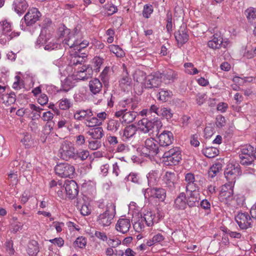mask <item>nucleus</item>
I'll list each match as a JSON object with an SVG mask.
<instances>
[{"mask_svg":"<svg viewBox=\"0 0 256 256\" xmlns=\"http://www.w3.org/2000/svg\"><path fill=\"white\" fill-rule=\"evenodd\" d=\"M99 214L96 218V222L102 227L110 226L112 222L116 216V206L112 203L104 204L103 202H99L96 210Z\"/></svg>","mask_w":256,"mask_h":256,"instance_id":"f257e3e1","label":"nucleus"},{"mask_svg":"<svg viewBox=\"0 0 256 256\" xmlns=\"http://www.w3.org/2000/svg\"><path fill=\"white\" fill-rule=\"evenodd\" d=\"M162 126V124L160 119L148 120L144 118L138 122V128L144 133H148L150 130L159 133Z\"/></svg>","mask_w":256,"mask_h":256,"instance_id":"f03ea898","label":"nucleus"},{"mask_svg":"<svg viewBox=\"0 0 256 256\" xmlns=\"http://www.w3.org/2000/svg\"><path fill=\"white\" fill-rule=\"evenodd\" d=\"M58 152L60 158L65 160H68L76 156L74 144L70 141H64L61 144Z\"/></svg>","mask_w":256,"mask_h":256,"instance_id":"7ed1b4c3","label":"nucleus"},{"mask_svg":"<svg viewBox=\"0 0 256 256\" xmlns=\"http://www.w3.org/2000/svg\"><path fill=\"white\" fill-rule=\"evenodd\" d=\"M241 154L239 156L240 162L242 165H250L254 160V148L250 144L242 146L240 148Z\"/></svg>","mask_w":256,"mask_h":256,"instance_id":"20e7f679","label":"nucleus"},{"mask_svg":"<svg viewBox=\"0 0 256 256\" xmlns=\"http://www.w3.org/2000/svg\"><path fill=\"white\" fill-rule=\"evenodd\" d=\"M162 148L158 146L157 142L153 138H147L144 142L143 152L146 156H154L162 154Z\"/></svg>","mask_w":256,"mask_h":256,"instance_id":"39448f33","label":"nucleus"},{"mask_svg":"<svg viewBox=\"0 0 256 256\" xmlns=\"http://www.w3.org/2000/svg\"><path fill=\"white\" fill-rule=\"evenodd\" d=\"M162 158H166L168 164H178L182 160V150L180 147L176 146L162 154Z\"/></svg>","mask_w":256,"mask_h":256,"instance_id":"423d86ee","label":"nucleus"},{"mask_svg":"<svg viewBox=\"0 0 256 256\" xmlns=\"http://www.w3.org/2000/svg\"><path fill=\"white\" fill-rule=\"evenodd\" d=\"M56 174L62 178H72L75 173V168L68 163H60L55 166Z\"/></svg>","mask_w":256,"mask_h":256,"instance_id":"0eeeda50","label":"nucleus"},{"mask_svg":"<svg viewBox=\"0 0 256 256\" xmlns=\"http://www.w3.org/2000/svg\"><path fill=\"white\" fill-rule=\"evenodd\" d=\"M145 198H156L160 202H164L166 198V190L162 188H148L144 191Z\"/></svg>","mask_w":256,"mask_h":256,"instance_id":"6e6552de","label":"nucleus"},{"mask_svg":"<svg viewBox=\"0 0 256 256\" xmlns=\"http://www.w3.org/2000/svg\"><path fill=\"white\" fill-rule=\"evenodd\" d=\"M235 220L241 230L252 227V220L247 212H239L235 216Z\"/></svg>","mask_w":256,"mask_h":256,"instance_id":"1a4fd4ad","label":"nucleus"},{"mask_svg":"<svg viewBox=\"0 0 256 256\" xmlns=\"http://www.w3.org/2000/svg\"><path fill=\"white\" fill-rule=\"evenodd\" d=\"M114 116L119 118L122 123L130 124L134 122L136 117L137 113L134 110H120L114 112Z\"/></svg>","mask_w":256,"mask_h":256,"instance_id":"9d476101","label":"nucleus"},{"mask_svg":"<svg viewBox=\"0 0 256 256\" xmlns=\"http://www.w3.org/2000/svg\"><path fill=\"white\" fill-rule=\"evenodd\" d=\"M184 181L186 192L200 191V186L193 173L188 172L185 174Z\"/></svg>","mask_w":256,"mask_h":256,"instance_id":"9b49d317","label":"nucleus"},{"mask_svg":"<svg viewBox=\"0 0 256 256\" xmlns=\"http://www.w3.org/2000/svg\"><path fill=\"white\" fill-rule=\"evenodd\" d=\"M156 137L160 148L167 147L172 144L174 141L173 134L168 130H164L159 133L156 132Z\"/></svg>","mask_w":256,"mask_h":256,"instance_id":"f8f14e48","label":"nucleus"},{"mask_svg":"<svg viewBox=\"0 0 256 256\" xmlns=\"http://www.w3.org/2000/svg\"><path fill=\"white\" fill-rule=\"evenodd\" d=\"M162 76L160 72H155L146 76L144 82L145 88H158L162 84Z\"/></svg>","mask_w":256,"mask_h":256,"instance_id":"ddd939ff","label":"nucleus"},{"mask_svg":"<svg viewBox=\"0 0 256 256\" xmlns=\"http://www.w3.org/2000/svg\"><path fill=\"white\" fill-rule=\"evenodd\" d=\"M41 16V13L36 8H32L28 10L22 20H24L27 26H30L38 21Z\"/></svg>","mask_w":256,"mask_h":256,"instance_id":"4468645a","label":"nucleus"},{"mask_svg":"<svg viewBox=\"0 0 256 256\" xmlns=\"http://www.w3.org/2000/svg\"><path fill=\"white\" fill-rule=\"evenodd\" d=\"M240 168L238 166L233 164H228L224 171V176L228 181L227 184H234L236 179L240 174Z\"/></svg>","mask_w":256,"mask_h":256,"instance_id":"2eb2a0df","label":"nucleus"},{"mask_svg":"<svg viewBox=\"0 0 256 256\" xmlns=\"http://www.w3.org/2000/svg\"><path fill=\"white\" fill-rule=\"evenodd\" d=\"M2 34L6 36L5 41H10L12 38L19 36L20 33L12 31V23L7 20L2 21Z\"/></svg>","mask_w":256,"mask_h":256,"instance_id":"dca6fc26","label":"nucleus"},{"mask_svg":"<svg viewBox=\"0 0 256 256\" xmlns=\"http://www.w3.org/2000/svg\"><path fill=\"white\" fill-rule=\"evenodd\" d=\"M93 70L88 66L83 65L78 68L74 72V76L76 80H84L90 78L92 74Z\"/></svg>","mask_w":256,"mask_h":256,"instance_id":"f3484780","label":"nucleus"},{"mask_svg":"<svg viewBox=\"0 0 256 256\" xmlns=\"http://www.w3.org/2000/svg\"><path fill=\"white\" fill-rule=\"evenodd\" d=\"M234 184L226 183L222 186L220 194V198L227 202L230 201L233 198V188Z\"/></svg>","mask_w":256,"mask_h":256,"instance_id":"a211bd4d","label":"nucleus"},{"mask_svg":"<svg viewBox=\"0 0 256 256\" xmlns=\"http://www.w3.org/2000/svg\"><path fill=\"white\" fill-rule=\"evenodd\" d=\"M64 189L70 198L73 199L78 194V186L74 180H71L66 182Z\"/></svg>","mask_w":256,"mask_h":256,"instance_id":"6ab92c4d","label":"nucleus"},{"mask_svg":"<svg viewBox=\"0 0 256 256\" xmlns=\"http://www.w3.org/2000/svg\"><path fill=\"white\" fill-rule=\"evenodd\" d=\"M80 34H69L68 36L65 38L63 41V44L66 48H74L76 50V48L78 42V39L80 37Z\"/></svg>","mask_w":256,"mask_h":256,"instance_id":"aec40b11","label":"nucleus"},{"mask_svg":"<svg viewBox=\"0 0 256 256\" xmlns=\"http://www.w3.org/2000/svg\"><path fill=\"white\" fill-rule=\"evenodd\" d=\"M176 176L174 172L167 171L162 176V182L165 186L172 189L175 187Z\"/></svg>","mask_w":256,"mask_h":256,"instance_id":"412c9836","label":"nucleus"},{"mask_svg":"<svg viewBox=\"0 0 256 256\" xmlns=\"http://www.w3.org/2000/svg\"><path fill=\"white\" fill-rule=\"evenodd\" d=\"M131 226L130 220L126 218H120L116 224V229L117 231L122 233H127Z\"/></svg>","mask_w":256,"mask_h":256,"instance_id":"4be33fe9","label":"nucleus"},{"mask_svg":"<svg viewBox=\"0 0 256 256\" xmlns=\"http://www.w3.org/2000/svg\"><path fill=\"white\" fill-rule=\"evenodd\" d=\"M138 102L136 98H128L121 100L119 102V106L121 110H134L138 106Z\"/></svg>","mask_w":256,"mask_h":256,"instance_id":"5701e85b","label":"nucleus"},{"mask_svg":"<svg viewBox=\"0 0 256 256\" xmlns=\"http://www.w3.org/2000/svg\"><path fill=\"white\" fill-rule=\"evenodd\" d=\"M52 35L50 34L44 28L42 30L36 42V46L37 48H40L42 46L44 47L47 43H48V41H50Z\"/></svg>","mask_w":256,"mask_h":256,"instance_id":"b1692460","label":"nucleus"},{"mask_svg":"<svg viewBox=\"0 0 256 256\" xmlns=\"http://www.w3.org/2000/svg\"><path fill=\"white\" fill-rule=\"evenodd\" d=\"M12 9L18 15L22 14L28 7L26 0H14L12 4Z\"/></svg>","mask_w":256,"mask_h":256,"instance_id":"393cba45","label":"nucleus"},{"mask_svg":"<svg viewBox=\"0 0 256 256\" xmlns=\"http://www.w3.org/2000/svg\"><path fill=\"white\" fill-rule=\"evenodd\" d=\"M174 36L178 44H183L187 42L189 36L186 26H180V28L176 32Z\"/></svg>","mask_w":256,"mask_h":256,"instance_id":"a878e982","label":"nucleus"},{"mask_svg":"<svg viewBox=\"0 0 256 256\" xmlns=\"http://www.w3.org/2000/svg\"><path fill=\"white\" fill-rule=\"evenodd\" d=\"M186 193L188 194V196L186 197L188 206L190 208L198 206L200 200V191Z\"/></svg>","mask_w":256,"mask_h":256,"instance_id":"bb28decb","label":"nucleus"},{"mask_svg":"<svg viewBox=\"0 0 256 256\" xmlns=\"http://www.w3.org/2000/svg\"><path fill=\"white\" fill-rule=\"evenodd\" d=\"M136 132V127L133 124L126 126L124 130L120 132V134L124 141H128L132 138Z\"/></svg>","mask_w":256,"mask_h":256,"instance_id":"cd10ccee","label":"nucleus"},{"mask_svg":"<svg viewBox=\"0 0 256 256\" xmlns=\"http://www.w3.org/2000/svg\"><path fill=\"white\" fill-rule=\"evenodd\" d=\"M186 196L184 192H180L174 201V208L178 210H184L186 208Z\"/></svg>","mask_w":256,"mask_h":256,"instance_id":"c85d7f7f","label":"nucleus"},{"mask_svg":"<svg viewBox=\"0 0 256 256\" xmlns=\"http://www.w3.org/2000/svg\"><path fill=\"white\" fill-rule=\"evenodd\" d=\"M142 216V220H144L145 224L148 226H152L154 224L158 223L160 219V216H157L152 212H148Z\"/></svg>","mask_w":256,"mask_h":256,"instance_id":"c756f323","label":"nucleus"},{"mask_svg":"<svg viewBox=\"0 0 256 256\" xmlns=\"http://www.w3.org/2000/svg\"><path fill=\"white\" fill-rule=\"evenodd\" d=\"M86 134L93 140H100L104 136L103 128L100 126L94 127L88 130Z\"/></svg>","mask_w":256,"mask_h":256,"instance_id":"7c9ffc66","label":"nucleus"},{"mask_svg":"<svg viewBox=\"0 0 256 256\" xmlns=\"http://www.w3.org/2000/svg\"><path fill=\"white\" fill-rule=\"evenodd\" d=\"M86 56H80L78 52L76 51L74 54H71L70 58V65L76 66L78 64H83L86 60Z\"/></svg>","mask_w":256,"mask_h":256,"instance_id":"2f4dec72","label":"nucleus"},{"mask_svg":"<svg viewBox=\"0 0 256 256\" xmlns=\"http://www.w3.org/2000/svg\"><path fill=\"white\" fill-rule=\"evenodd\" d=\"M94 116V114L90 109L80 110H76L74 114V118L78 120H83L84 122L90 116Z\"/></svg>","mask_w":256,"mask_h":256,"instance_id":"473e14b6","label":"nucleus"},{"mask_svg":"<svg viewBox=\"0 0 256 256\" xmlns=\"http://www.w3.org/2000/svg\"><path fill=\"white\" fill-rule=\"evenodd\" d=\"M150 188L156 185L160 180V175L158 170H152L146 175Z\"/></svg>","mask_w":256,"mask_h":256,"instance_id":"72a5a7b5","label":"nucleus"},{"mask_svg":"<svg viewBox=\"0 0 256 256\" xmlns=\"http://www.w3.org/2000/svg\"><path fill=\"white\" fill-rule=\"evenodd\" d=\"M208 46L209 48L214 49H220L222 46V36L220 33H215L212 38L208 42Z\"/></svg>","mask_w":256,"mask_h":256,"instance_id":"f704fd0d","label":"nucleus"},{"mask_svg":"<svg viewBox=\"0 0 256 256\" xmlns=\"http://www.w3.org/2000/svg\"><path fill=\"white\" fill-rule=\"evenodd\" d=\"M160 74L166 84L173 82L177 78V74L171 69H168Z\"/></svg>","mask_w":256,"mask_h":256,"instance_id":"c9c22d12","label":"nucleus"},{"mask_svg":"<svg viewBox=\"0 0 256 256\" xmlns=\"http://www.w3.org/2000/svg\"><path fill=\"white\" fill-rule=\"evenodd\" d=\"M88 86L90 90L94 94H98L102 90V84L98 78L90 80Z\"/></svg>","mask_w":256,"mask_h":256,"instance_id":"e433bc0d","label":"nucleus"},{"mask_svg":"<svg viewBox=\"0 0 256 256\" xmlns=\"http://www.w3.org/2000/svg\"><path fill=\"white\" fill-rule=\"evenodd\" d=\"M132 83L131 78L129 77L127 70H126L122 75L119 80L120 86L124 90L128 88L130 86Z\"/></svg>","mask_w":256,"mask_h":256,"instance_id":"4c0bfd02","label":"nucleus"},{"mask_svg":"<svg viewBox=\"0 0 256 256\" xmlns=\"http://www.w3.org/2000/svg\"><path fill=\"white\" fill-rule=\"evenodd\" d=\"M172 95L173 94L172 91L164 88H161L160 90V92L157 94V98L160 101L166 102L170 99Z\"/></svg>","mask_w":256,"mask_h":256,"instance_id":"58836bf2","label":"nucleus"},{"mask_svg":"<svg viewBox=\"0 0 256 256\" xmlns=\"http://www.w3.org/2000/svg\"><path fill=\"white\" fill-rule=\"evenodd\" d=\"M39 252V247L38 242L34 240H32L28 244L27 252L31 256H36Z\"/></svg>","mask_w":256,"mask_h":256,"instance_id":"ea45409f","label":"nucleus"},{"mask_svg":"<svg viewBox=\"0 0 256 256\" xmlns=\"http://www.w3.org/2000/svg\"><path fill=\"white\" fill-rule=\"evenodd\" d=\"M16 94L14 92L4 93L2 94L1 102L6 105H10L16 102Z\"/></svg>","mask_w":256,"mask_h":256,"instance_id":"a19ab883","label":"nucleus"},{"mask_svg":"<svg viewBox=\"0 0 256 256\" xmlns=\"http://www.w3.org/2000/svg\"><path fill=\"white\" fill-rule=\"evenodd\" d=\"M246 16L248 22L252 24L256 20V8L250 7L244 11Z\"/></svg>","mask_w":256,"mask_h":256,"instance_id":"79ce46f5","label":"nucleus"},{"mask_svg":"<svg viewBox=\"0 0 256 256\" xmlns=\"http://www.w3.org/2000/svg\"><path fill=\"white\" fill-rule=\"evenodd\" d=\"M164 240V236L161 234L158 233L153 236L151 238L146 240V244L151 246L157 244H160Z\"/></svg>","mask_w":256,"mask_h":256,"instance_id":"37998d69","label":"nucleus"},{"mask_svg":"<svg viewBox=\"0 0 256 256\" xmlns=\"http://www.w3.org/2000/svg\"><path fill=\"white\" fill-rule=\"evenodd\" d=\"M218 150L213 146L206 147L202 150V153L208 158H213L218 155Z\"/></svg>","mask_w":256,"mask_h":256,"instance_id":"c03bdc74","label":"nucleus"},{"mask_svg":"<svg viewBox=\"0 0 256 256\" xmlns=\"http://www.w3.org/2000/svg\"><path fill=\"white\" fill-rule=\"evenodd\" d=\"M146 73L140 70H137L134 74V79L137 82L140 83L142 86H144V82L146 81Z\"/></svg>","mask_w":256,"mask_h":256,"instance_id":"a18cd8bd","label":"nucleus"},{"mask_svg":"<svg viewBox=\"0 0 256 256\" xmlns=\"http://www.w3.org/2000/svg\"><path fill=\"white\" fill-rule=\"evenodd\" d=\"M121 123L120 120L111 119L107 123L106 128L108 131L116 132L119 129Z\"/></svg>","mask_w":256,"mask_h":256,"instance_id":"49530a36","label":"nucleus"},{"mask_svg":"<svg viewBox=\"0 0 256 256\" xmlns=\"http://www.w3.org/2000/svg\"><path fill=\"white\" fill-rule=\"evenodd\" d=\"M28 108L30 110H31L32 117L34 119H38L40 118V114L41 112L44 110L43 108L32 104H30L28 105Z\"/></svg>","mask_w":256,"mask_h":256,"instance_id":"de8ad7c7","label":"nucleus"},{"mask_svg":"<svg viewBox=\"0 0 256 256\" xmlns=\"http://www.w3.org/2000/svg\"><path fill=\"white\" fill-rule=\"evenodd\" d=\"M10 223V230L13 233H16L22 229L23 224L18 221L16 218H13Z\"/></svg>","mask_w":256,"mask_h":256,"instance_id":"09e8293b","label":"nucleus"},{"mask_svg":"<svg viewBox=\"0 0 256 256\" xmlns=\"http://www.w3.org/2000/svg\"><path fill=\"white\" fill-rule=\"evenodd\" d=\"M110 50L118 58L124 56V52L118 45L111 44L108 46Z\"/></svg>","mask_w":256,"mask_h":256,"instance_id":"8fccbe9b","label":"nucleus"},{"mask_svg":"<svg viewBox=\"0 0 256 256\" xmlns=\"http://www.w3.org/2000/svg\"><path fill=\"white\" fill-rule=\"evenodd\" d=\"M59 108L62 110H67L69 109L72 105L70 100L64 98L60 100L58 102Z\"/></svg>","mask_w":256,"mask_h":256,"instance_id":"3c124183","label":"nucleus"},{"mask_svg":"<svg viewBox=\"0 0 256 256\" xmlns=\"http://www.w3.org/2000/svg\"><path fill=\"white\" fill-rule=\"evenodd\" d=\"M172 116L173 113L171 110L164 107L162 108L158 114V116H162L168 120H170L172 117Z\"/></svg>","mask_w":256,"mask_h":256,"instance_id":"603ef678","label":"nucleus"},{"mask_svg":"<svg viewBox=\"0 0 256 256\" xmlns=\"http://www.w3.org/2000/svg\"><path fill=\"white\" fill-rule=\"evenodd\" d=\"M74 86V84L70 78H66L62 82L60 91L68 92Z\"/></svg>","mask_w":256,"mask_h":256,"instance_id":"864d4df0","label":"nucleus"},{"mask_svg":"<svg viewBox=\"0 0 256 256\" xmlns=\"http://www.w3.org/2000/svg\"><path fill=\"white\" fill-rule=\"evenodd\" d=\"M110 68L109 66H106L102 72L100 74V78L101 80L103 82L104 84L106 86L107 85L108 83L109 78H110Z\"/></svg>","mask_w":256,"mask_h":256,"instance_id":"5fc2aeb1","label":"nucleus"},{"mask_svg":"<svg viewBox=\"0 0 256 256\" xmlns=\"http://www.w3.org/2000/svg\"><path fill=\"white\" fill-rule=\"evenodd\" d=\"M84 124L86 126L92 128L100 126L98 123V120L94 116L88 117L86 122H84Z\"/></svg>","mask_w":256,"mask_h":256,"instance_id":"6e6d98bb","label":"nucleus"},{"mask_svg":"<svg viewBox=\"0 0 256 256\" xmlns=\"http://www.w3.org/2000/svg\"><path fill=\"white\" fill-rule=\"evenodd\" d=\"M87 244V240L85 237L79 236L74 242V248H85Z\"/></svg>","mask_w":256,"mask_h":256,"instance_id":"4d7b16f0","label":"nucleus"},{"mask_svg":"<svg viewBox=\"0 0 256 256\" xmlns=\"http://www.w3.org/2000/svg\"><path fill=\"white\" fill-rule=\"evenodd\" d=\"M104 62V59L100 56H95L92 59L94 70L96 72L100 71V68Z\"/></svg>","mask_w":256,"mask_h":256,"instance_id":"13d9d810","label":"nucleus"},{"mask_svg":"<svg viewBox=\"0 0 256 256\" xmlns=\"http://www.w3.org/2000/svg\"><path fill=\"white\" fill-rule=\"evenodd\" d=\"M185 72L189 74L194 75L198 74V71L196 68L194 67L192 62H186L184 64Z\"/></svg>","mask_w":256,"mask_h":256,"instance_id":"bf43d9fd","label":"nucleus"},{"mask_svg":"<svg viewBox=\"0 0 256 256\" xmlns=\"http://www.w3.org/2000/svg\"><path fill=\"white\" fill-rule=\"evenodd\" d=\"M60 44L56 42L54 40H50L44 46V49L46 50H52L60 48Z\"/></svg>","mask_w":256,"mask_h":256,"instance_id":"052dcab7","label":"nucleus"},{"mask_svg":"<svg viewBox=\"0 0 256 256\" xmlns=\"http://www.w3.org/2000/svg\"><path fill=\"white\" fill-rule=\"evenodd\" d=\"M76 156L74 159L80 158L82 160H86L90 155L89 152L86 150L79 149L76 152Z\"/></svg>","mask_w":256,"mask_h":256,"instance_id":"680f3d73","label":"nucleus"},{"mask_svg":"<svg viewBox=\"0 0 256 256\" xmlns=\"http://www.w3.org/2000/svg\"><path fill=\"white\" fill-rule=\"evenodd\" d=\"M144 220H142V216L140 215V217H138V220L133 224L134 228L136 232H140L144 229Z\"/></svg>","mask_w":256,"mask_h":256,"instance_id":"e2e57ef3","label":"nucleus"},{"mask_svg":"<svg viewBox=\"0 0 256 256\" xmlns=\"http://www.w3.org/2000/svg\"><path fill=\"white\" fill-rule=\"evenodd\" d=\"M125 180L128 182H131L136 184H140L141 182L140 178L138 174L136 173H130Z\"/></svg>","mask_w":256,"mask_h":256,"instance_id":"0e129e2a","label":"nucleus"},{"mask_svg":"<svg viewBox=\"0 0 256 256\" xmlns=\"http://www.w3.org/2000/svg\"><path fill=\"white\" fill-rule=\"evenodd\" d=\"M24 87V80L19 76H16L14 77V82L12 84V88L14 90H20Z\"/></svg>","mask_w":256,"mask_h":256,"instance_id":"69168bd1","label":"nucleus"},{"mask_svg":"<svg viewBox=\"0 0 256 256\" xmlns=\"http://www.w3.org/2000/svg\"><path fill=\"white\" fill-rule=\"evenodd\" d=\"M222 167L220 164H214L212 166L210 167V170H208V176L210 178L214 177L216 174L219 172L220 170H221Z\"/></svg>","mask_w":256,"mask_h":256,"instance_id":"338daca9","label":"nucleus"},{"mask_svg":"<svg viewBox=\"0 0 256 256\" xmlns=\"http://www.w3.org/2000/svg\"><path fill=\"white\" fill-rule=\"evenodd\" d=\"M88 147L92 150H96L101 146V142L98 140H89Z\"/></svg>","mask_w":256,"mask_h":256,"instance_id":"774afa93","label":"nucleus"}]
</instances>
